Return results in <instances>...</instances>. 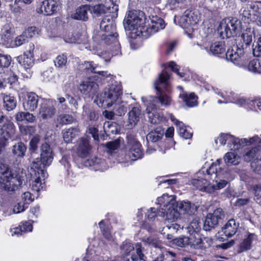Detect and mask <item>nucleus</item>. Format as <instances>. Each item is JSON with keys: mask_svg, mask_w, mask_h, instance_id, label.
I'll list each match as a JSON object with an SVG mask.
<instances>
[{"mask_svg": "<svg viewBox=\"0 0 261 261\" xmlns=\"http://www.w3.org/2000/svg\"><path fill=\"white\" fill-rule=\"evenodd\" d=\"M122 89L119 84H112L108 90H106L99 98L100 102L103 106L109 108L113 104H115L113 110L115 114L118 116L124 115L128 109V104L126 102H121L120 103H117L116 101L119 100L122 94Z\"/></svg>", "mask_w": 261, "mask_h": 261, "instance_id": "nucleus-1", "label": "nucleus"}, {"mask_svg": "<svg viewBox=\"0 0 261 261\" xmlns=\"http://www.w3.org/2000/svg\"><path fill=\"white\" fill-rule=\"evenodd\" d=\"M156 203L160 205L158 215L163 217L165 220L173 222L179 217L180 213L177 210L173 197L163 195L158 198Z\"/></svg>", "mask_w": 261, "mask_h": 261, "instance_id": "nucleus-2", "label": "nucleus"}, {"mask_svg": "<svg viewBox=\"0 0 261 261\" xmlns=\"http://www.w3.org/2000/svg\"><path fill=\"white\" fill-rule=\"evenodd\" d=\"M252 34L251 32L245 33L242 34L240 42L237 44L236 50L233 49H228L225 54L228 61L233 62L234 64L241 66L240 63L242 57L244 56L247 49H250V46L252 42Z\"/></svg>", "mask_w": 261, "mask_h": 261, "instance_id": "nucleus-3", "label": "nucleus"}, {"mask_svg": "<svg viewBox=\"0 0 261 261\" xmlns=\"http://www.w3.org/2000/svg\"><path fill=\"white\" fill-rule=\"evenodd\" d=\"M27 174L23 169H19L15 175L3 182V189L9 195H16L20 188L26 185Z\"/></svg>", "mask_w": 261, "mask_h": 261, "instance_id": "nucleus-4", "label": "nucleus"}, {"mask_svg": "<svg viewBox=\"0 0 261 261\" xmlns=\"http://www.w3.org/2000/svg\"><path fill=\"white\" fill-rule=\"evenodd\" d=\"M144 13L142 11L132 10L129 11L127 16L123 21L124 28L125 30H137L142 33L145 30Z\"/></svg>", "mask_w": 261, "mask_h": 261, "instance_id": "nucleus-5", "label": "nucleus"}, {"mask_svg": "<svg viewBox=\"0 0 261 261\" xmlns=\"http://www.w3.org/2000/svg\"><path fill=\"white\" fill-rule=\"evenodd\" d=\"M54 154L50 145L46 143H43L40 147V157L32 162L31 169H43L49 166L52 163Z\"/></svg>", "mask_w": 261, "mask_h": 261, "instance_id": "nucleus-6", "label": "nucleus"}, {"mask_svg": "<svg viewBox=\"0 0 261 261\" xmlns=\"http://www.w3.org/2000/svg\"><path fill=\"white\" fill-rule=\"evenodd\" d=\"M240 21L234 18H228L222 22L219 31L222 38H230L236 36L241 31Z\"/></svg>", "mask_w": 261, "mask_h": 261, "instance_id": "nucleus-7", "label": "nucleus"}, {"mask_svg": "<svg viewBox=\"0 0 261 261\" xmlns=\"http://www.w3.org/2000/svg\"><path fill=\"white\" fill-rule=\"evenodd\" d=\"M201 18V14L196 9L186 10L180 18L175 17L174 21L176 23L178 19L179 25L184 28H188L190 26L197 24Z\"/></svg>", "mask_w": 261, "mask_h": 261, "instance_id": "nucleus-8", "label": "nucleus"}, {"mask_svg": "<svg viewBox=\"0 0 261 261\" xmlns=\"http://www.w3.org/2000/svg\"><path fill=\"white\" fill-rule=\"evenodd\" d=\"M55 102V100L48 99L42 103L39 109V117L43 120L52 118L56 113V109L54 105Z\"/></svg>", "mask_w": 261, "mask_h": 261, "instance_id": "nucleus-9", "label": "nucleus"}, {"mask_svg": "<svg viewBox=\"0 0 261 261\" xmlns=\"http://www.w3.org/2000/svg\"><path fill=\"white\" fill-rule=\"evenodd\" d=\"M79 89L83 94L93 98L94 96L97 95L98 85L96 82L88 79L80 84Z\"/></svg>", "mask_w": 261, "mask_h": 261, "instance_id": "nucleus-10", "label": "nucleus"}, {"mask_svg": "<svg viewBox=\"0 0 261 261\" xmlns=\"http://www.w3.org/2000/svg\"><path fill=\"white\" fill-rule=\"evenodd\" d=\"M128 147L129 148V156L133 161L141 159L143 155L141 148V144L135 138L128 137Z\"/></svg>", "mask_w": 261, "mask_h": 261, "instance_id": "nucleus-11", "label": "nucleus"}, {"mask_svg": "<svg viewBox=\"0 0 261 261\" xmlns=\"http://www.w3.org/2000/svg\"><path fill=\"white\" fill-rule=\"evenodd\" d=\"M59 9L58 3L54 0H45L42 2L40 8H37L38 13L45 15H51Z\"/></svg>", "mask_w": 261, "mask_h": 261, "instance_id": "nucleus-12", "label": "nucleus"}, {"mask_svg": "<svg viewBox=\"0 0 261 261\" xmlns=\"http://www.w3.org/2000/svg\"><path fill=\"white\" fill-rule=\"evenodd\" d=\"M118 33L114 34H102L101 35V41L107 45L111 44H114V49H112V56H116L120 54V45L117 40Z\"/></svg>", "mask_w": 261, "mask_h": 261, "instance_id": "nucleus-13", "label": "nucleus"}, {"mask_svg": "<svg viewBox=\"0 0 261 261\" xmlns=\"http://www.w3.org/2000/svg\"><path fill=\"white\" fill-rule=\"evenodd\" d=\"M37 177L33 181L32 189L37 192L42 190L45 184V178L48 176L46 171L44 169L36 170L33 169Z\"/></svg>", "mask_w": 261, "mask_h": 261, "instance_id": "nucleus-14", "label": "nucleus"}, {"mask_svg": "<svg viewBox=\"0 0 261 261\" xmlns=\"http://www.w3.org/2000/svg\"><path fill=\"white\" fill-rule=\"evenodd\" d=\"M90 140L88 137L81 138L77 149V154L80 158H86L90 154L92 149Z\"/></svg>", "mask_w": 261, "mask_h": 261, "instance_id": "nucleus-15", "label": "nucleus"}, {"mask_svg": "<svg viewBox=\"0 0 261 261\" xmlns=\"http://www.w3.org/2000/svg\"><path fill=\"white\" fill-rule=\"evenodd\" d=\"M39 97L34 92L28 93L25 97L23 107L24 109L28 111H34L37 108Z\"/></svg>", "mask_w": 261, "mask_h": 261, "instance_id": "nucleus-16", "label": "nucleus"}, {"mask_svg": "<svg viewBox=\"0 0 261 261\" xmlns=\"http://www.w3.org/2000/svg\"><path fill=\"white\" fill-rule=\"evenodd\" d=\"M150 22L151 23L149 24L147 28L145 27L144 30V32L149 33V35L155 33L165 28L163 19L157 16H152L150 18Z\"/></svg>", "mask_w": 261, "mask_h": 261, "instance_id": "nucleus-17", "label": "nucleus"}, {"mask_svg": "<svg viewBox=\"0 0 261 261\" xmlns=\"http://www.w3.org/2000/svg\"><path fill=\"white\" fill-rule=\"evenodd\" d=\"M259 140L258 136H255L248 140L246 138L240 139L236 138L233 136L231 142V150H238L240 148L249 145L255 142V141Z\"/></svg>", "mask_w": 261, "mask_h": 261, "instance_id": "nucleus-18", "label": "nucleus"}, {"mask_svg": "<svg viewBox=\"0 0 261 261\" xmlns=\"http://www.w3.org/2000/svg\"><path fill=\"white\" fill-rule=\"evenodd\" d=\"M91 6L84 5L77 8L71 15V17L75 20L86 21L89 19L88 13L90 12Z\"/></svg>", "mask_w": 261, "mask_h": 261, "instance_id": "nucleus-19", "label": "nucleus"}, {"mask_svg": "<svg viewBox=\"0 0 261 261\" xmlns=\"http://www.w3.org/2000/svg\"><path fill=\"white\" fill-rule=\"evenodd\" d=\"M176 207L178 208L180 214L191 215L194 214L197 211L198 206L189 201H182L176 204Z\"/></svg>", "mask_w": 261, "mask_h": 261, "instance_id": "nucleus-20", "label": "nucleus"}, {"mask_svg": "<svg viewBox=\"0 0 261 261\" xmlns=\"http://www.w3.org/2000/svg\"><path fill=\"white\" fill-rule=\"evenodd\" d=\"M239 223H237L233 219L229 220L225 225L222 227L221 232L227 237L230 238L237 231Z\"/></svg>", "mask_w": 261, "mask_h": 261, "instance_id": "nucleus-21", "label": "nucleus"}, {"mask_svg": "<svg viewBox=\"0 0 261 261\" xmlns=\"http://www.w3.org/2000/svg\"><path fill=\"white\" fill-rule=\"evenodd\" d=\"M0 132L2 135L5 133L7 134H11L15 132V126L13 123L9 120L4 115L0 116Z\"/></svg>", "mask_w": 261, "mask_h": 261, "instance_id": "nucleus-22", "label": "nucleus"}, {"mask_svg": "<svg viewBox=\"0 0 261 261\" xmlns=\"http://www.w3.org/2000/svg\"><path fill=\"white\" fill-rule=\"evenodd\" d=\"M141 110L138 106H133L128 113V122L131 127L135 126L139 121Z\"/></svg>", "mask_w": 261, "mask_h": 261, "instance_id": "nucleus-23", "label": "nucleus"}, {"mask_svg": "<svg viewBox=\"0 0 261 261\" xmlns=\"http://www.w3.org/2000/svg\"><path fill=\"white\" fill-rule=\"evenodd\" d=\"M180 228V225L174 223L163 227L161 230H160L161 234L165 236L166 238L169 240L173 239L174 237L173 234L176 232Z\"/></svg>", "mask_w": 261, "mask_h": 261, "instance_id": "nucleus-24", "label": "nucleus"}, {"mask_svg": "<svg viewBox=\"0 0 261 261\" xmlns=\"http://www.w3.org/2000/svg\"><path fill=\"white\" fill-rule=\"evenodd\" d=\"M164 134V129L162 127H157L151 130L146 136V140L148 143H155L161 140Z\"/></svg>", "mask_w": 261, "mask_h": 261, "instance_id": "nucleus-25", "label": "nucleus"}, {"mask_svg": "<svg viewBox=\"0 0 261 261\" xmlns=\"http://www.w3.org/2000/svg\"><path fill=\"white\" fill-rule=\"evenodd\" d=\"M224 217V212L222 208H218L215 210L213 213H209L205 218L209 220V222L218 226L220 221Z\"/></svg>", "mask_w": 261, "mask_h": 261, "instance_id": "nucleus-26", "label": "nucleus"}, {"mask_svg": "<svg viewBox=\"0 0 261 261\" xmlns=\"http://www.w3.org/2000/svg\"><path fill=\"white\" fill-rule=\"evenodd\" d=\"M17 60L24 68L30 69L34 63V56L31 55H29L27 53L18 56L17 58Z\"/></svg>", "mask_w": 261, "mask_h": 261, "instance_id": "nucleus-27", "label": "nucleus"}, {"mask_svg": "<svg viewBox=\"0 0 261 261\" xmlns=\"http://www.w3.org/2000/svg\"><path fill=\"white\" fill-rule=\"evenodd\" d=\"M4 107L8 111L13 110L17 106L16 97L11 94H3Z\"/></svg>", "mask_w": 261, "mask_h": 261, "instance_id": "nucleus-28", "label": "nucleus"}, {"mask_svg": "<svg viewBox=\"0 0 261 261\" xmlns=\"http://www.w3.org/2000/svg\"><path fill=\"white\" fill-rule=\"evenodd\" d=\"M169 79V74L165 71H163L159 75L158 80L154 81L153 85L155 90L159 92H161V86L166 87L168 84V80Z\"/></svg>", "mask_w": 261, "mask_h": 261, "instance_id": "nucleus-29", "label": "nucleus"}, {"mask_svg": "<svg viewBox=\"0 0 261 261\" xmlns=\"http://www.w3.org/2000/svg\"><path fill=\"white\" fill-rule=\"evenodd\" d=\"M82 68L87 72L97 73L102 76H111V74L110 73L108 74L107 71L97 70V66H95L93 62H85L82 65Z\"/></svg>", "mask_w": 261, "mask_h": 261, "instance_id": "nucleus-30", "label": "nucleus"}, {"mask_svg": "<svg viewBox=\"0 0 261 261\" xmlns=\"http://www.w3.org/2000/svg\"><path fill=\"white\" fill-rule=\"evenodd\" d=\"M179 97L182 99L186 105L188 107H195L198 105L197 97L193 93L189 94L183 93L180 94Z\"/></svg>", "mask_w": 261, "mask_h": 261, "instance_id": "nucleus-31", "label": "nucleus"}, {"mask_svg": "<svg viewBox=\"0 0 261 261\" xmlns=\"http://www.w3.org/2000/svg\"><path fill=\"white\" fill-rule=\"evenodd\" d=\"M145 258L141 245L137 244L135 247V250L132 253L130 257L126 258L125 261H146Z\"/></svg>", "mask_w": 261, "mask_h": 261, "instance_id": "nucleus-32", "label": "nucleus"}, {"mask_svg": "<svg viewBox=\"0 0 261 261\" xmlns=\"http://www.w3.org/2000/svg\"><path fill=\"white\" fill-rule=\"evenodd\" d=\"M120 250L122 256L125 259L135 250V248L132 243L125 241L120 245Z\"/></svg>", "mask_w": 261, "mask_h": 261, "instance_id": "nucleus-33", "label": "nucleus"}, {"mask_svg": "<svg viewBox=\"0 0 261 261\" xmlns=\"http://www.w3.org/2000/svg\"><path fill=\"white\" fill-rule=\"evenodd\" d=\"M79 134L80 129L78 127H70L63 133V137L66 143H71Z\"/></svg>", "mask_w": 261, "mask_h": 261, "instance_id": "nucleus-34", "label": "nucleus"}, {"mask_svg": "<svg viewBox=\"0 0 261 261\" xmlns=\"http://www.w3.org/2000/svg\"><path fill=\"white\" fill-rule=\"evenodd\" d=\"M171 119L172 121H175V124L178 127V132L180 136L186 139H190L192 137V134L188 131L182 122L176 119L174 116H171Z\"/></svg>", "mask_w": 261, "mask_h": 261, "instance_id": "nucleus-35", "label": "nucleus"}, {"mask_svg": "<svg viewBox=\"0 0 261 261\" xmlns=\"http://www.w3.org/2000/svg\"><path fill=\"white\" fill-rule=\"evenodd\" d=\"M17 173V171L14 172L10 169L8 165L4 164H0V182L4 181Z\"/></svg>", "mask_w": 261, "mask_h": 261, "instance_id": "nucleus-36", "label": "nucleus"}, {"mask_svg": "<svg viewBox=\"0 0 261 261\" xmlns=\"http://www.w3.org/2000/svg\"><path fill=\"white\" fill-rule=\"evenodd\" d=\"M111 6H107L103 4H97L91 7L90 12L96 16H100L109 12Z\"/></svg>", "mask_w": 261, "mask_h": 261, "instance_id": "nucleus-37", "label": "nucleus"}, {"mask_svg": "<svg viewBox=\"0 0 261 261\" xmlns=\"http://www.w3.org/2000/svg\"><path fill=\"white\" fill-rule=\"evenodd\" d=\"M221 162V159H217L215 163H213L208 169H206L207 174L214 175L216 177L219 176L222 171V167L220 166Z\"/></svg>", "mask_w": 261, "mask_h": 261, "instance_id": "nucleus-38", "label": "nucleus"}, {"mask_svg": "<svg viewBox=\"0 0 261 261\" xmlns=\"http://www.w3.org/2000/svg\"><path fill=\"white\" fill-rule=\"evenodd\" d=\"M257 236L254 233H249L246 238H245L240 244V249L242 251L247 250L250 249L251 245L253 241L257 240Z\"/></svg>", "mask_w": 261, "mask_h": 261, "instance_id": "nucleus-39", "label": "nucleus"}, {"mask_svg": "<svg viewBox=\"0 0 261 261\" xmlns=\"http://www.w3.org/2000/svg\"><path fill=\"white\" fill-rule=\"evenodd\" d=\"M201 229L200 222L198 220L196 219H194L187 227L188 232L191 236L195 234L198 235Z\"/></svg>", "mask_w": 261, "mask_h": 261, "instance_id": "nucleus-40", "label": "nucleus"}, {"mask_svg": "<svg viewBox=\"0 0 261 261\" xmlns=\"http://www.w3.org/2000/svg\"><path fill=\"white\" fill-rule=\"evenodd\" d=\"M146 111L148 114V121L152 124L157 123L159 120L155 115V106L154 104H150L147 107Z\"/></svg>", "mask_w": 261, "mask_h": 261, "instance_id": "nucleus-41", "label": "nucleus"}, {"mask_svg": "<svg viewBox=\"0 0 261 261\" xmlns=\"http://www.w3.org/2000/svg\"><path fill=\"white\" fill-rule=\"evenodd\" d=\"M225 164L228 165H238L240 163V158L233 152H227L224 156Z\"/></svg>", "mask_w": 261, "mask_h": 261, "instance_id": "nucleus-42", "label": "nucleus"}, {"mask_svg": "<svg viewBox=\"0 0 261 261\" xmlns=\"http://www.w3.org/2000/svg\"><path fill=\"white\" fill-rule=\"evenodd\" d=\"M233 136L229 134H221L217 139L215 140V142L216 144L218 143V141L222 145L227 144V147L229 148L231 147V142L232 140Z\"/></svg>", "mask_w": 261, "mask_h": 261, "instance_id": "nucleus-43", "label": "nucleus"}, {"mask_svg": "<svg viewBox=\"0 0 261 261\" xmlns=\"http://www.w3.org/2000/svg\"><path fill=\"white\" fill-rule=\"evenodd\" d=\"M210 51L214 55L221 54L225 51L223 43L221 42H216L210 46Z\"/></svg>", "mask_w": 261, "mask_h": 261, "instance_id": "nucleus-44", "label": "nucleus"}, {"mask_svg": "<svg viewBox=\"0 0 261 261\" xmlns=\"http://www.w3.org/2000/svg\"><path fill=\"white\" fill-rule=\"evenodd\" d=\"M26 147L22 142H19L13 146L12 152L17 156L22 157L26 151Z\"/></svg>", "mask_w": 261, "mask_h": 261, "instance_id": "nucleus-45", "label": "nucleus"}, {"mask_svg": "<svg viewBox=\"0 0 261 261\" xmlns=\"http://www.w3.org/2000/svg\"><path fill=\"white\" fill-rule=\"evenodd\" d=\"M74 120L73 117L69 114H61L57 118V122L61 125L71 124Z\"/></svg>", "mask_w": 261, "mask_h": 261, "instance_id": "nucleus-46", "label": "nucleus"}, {"mask_svg": "<svg viewBox=\"0 0 261 261\" xmlns=\"http://www.w3.org/2000/svg\"><path fill=\"white\" fill-rule=\"evenodd\" d=\"M190 242L191 243V247H193L194 249H200L203 247V242L198 234L197 237L195 236V234L191 236L190 238Z\"/></svg>", "mask_w": 261, "mask_h": 261, "instance_id": "nucleus-47", "label": "nucleus"}, {"mask_svg": "<svg viewBox=\"0 0 261 261\" xmlns=\"http://www.w3.org/2000/svg\"><path fill=\"white\" fill-rule=\"evenodd\" d=\"M248 68L250 71L261 73V62L257 60H252L249 62Z\"/></svg>", "mask_w": 261, "mask_h": 261, "instance_id": "nucleus-48", "label": "nucleus"}, {"mask_svg": "<svg viewBox=\"0 0 261 261\" xmlns=\"http://www.w3.org/2000/svg\"><path fill=\"white\" fill-rule=\"evenodd\" d=\"M172 240L174 244L180 247H185L191 243L190 238L187 237H182L178 238H173Z\"/></svg>", "mask_w": 261, "mask_h": 261, "instance_id": "nucleus-49", "label": "nucleus"}, {"mask_svg": "<svg viewBox=\"0 0 261 261\" xmlns=\"http://www.w3.org/2000/svg\"><path fill=\"white\" fill-rule=\"evenodd\" d=\"M11 57L10 55L0 53V68H8L11 62Z\"/></svg>", "mask_w": 261, "mask_h": 261, "instance_id": "nucleus-50", "label": "nucleus"}, {"mask_svg": "<svg viewBox=\"0 0 261 261\" xmlns=\"http://www.w3.org/2000/svg\"><path fill=\"white\" fill-rule=\"evenodd\" d=\"M67 57L62 55L58 56L54 60L55 65L58 68H62L65 67L67 63Z\"/></svg>", "mask_w": 261, "mask_h": 261, "instance_id": "nucleus-51", "label": "nucleus"}, {"mask_svg": "<svg viewBox=\"0 0 261 261\" xmlns=\"http://www.w3.org/2000/svg\"><path fill=\"white\" fill-rule=\"evenodd\" d=\"M105 146L108 149L109 153L112 154L115 150L119 147L120 140L116 139L113 141L108 142L105 144Z\"/></svg>", "mask_w": 261, "mask_h": 261, "instance_id": "nucleus-52", "label": "nucleus"}, {"mask_svg": "<svg viewBox=\"0 0 261 261\" xmlns=\"http://www.w3.org/2000/svg\"><path fill=\"white\" fill-rule=\"evenodd\" d=\"M99 226L105 238L108 241H112L113 237L109 229L105 225L103 220L99 223Z\"/></svg>", "mask_w": 261, "mask_h": 261, "instance_id": "nucleus-53", "label": "nucleus"}, {"mask_svg": "<svg viewBox=\"0 0 261 261\" xmlns=\"http://www.w3.org/2000/svg\"><path fill=\"white\" fill-rule=\"evenodd\" d=\"M193 183L200 190H206L208 186L207 180L203 178L194 179Z\"/></svg>", "mask_w": 261, "mask_h": 261, "instance_id": "nucleus-54", "label": "nucleus"}, {"mask_svg": "<svg viewBox=\"0 0 261 261\" xmlns=\"http://www.w3.org/2000/svg\"><path fill=\"white\" fill-rule=\"evenodd\" d=\"M252 52L254 56L261 57V37L258 38L257 42L253 44Z\"/></svg>", "mask_w": 261, "mask_h": 261, "instance_id": "nucleus-55", "label": "nucleus"}, {"mask_svg": "<svg viewBox=\"0 0 261 261\" xmlns=\"http://www.w3.org/2000/svg\"><path fill=\"white\" fill-rule=\"evenodd\" d=\"M253 191L254 194V200L261 205V186L258 185L254 186Z\"/></svg>", "mask_w": 261, "mask_h": 261, "instance_id": "nucleus-56", "label": "nucleus"}, {"mask_svg": "<svg viewBox=\"0 0 261 261\" xmlns=\"http://www.w3.org/2000/svg\"><path fill=\"white\" fill-rule=\"evenodd\" d=\"M40 142L39 136H34L30 142L29 149L32 152H35L38 148V144Z\"/></svg>", "mask_w": 261, "mask_h": 261, "instance_id": "nucleus-57", "label": "nucleus"}, {"mask_svg": "<svg viewBox=\"0 0 261 261\" xmlns=\"http://www.w3.org/2000/svg\"><path fill=\"white\" fill-rule=\"evenodd\" d=\"M80 36L77 33H69L65 38L66 42L70 43H75L77 42L79 40Z\"/></svg>", "mask_w": 261, "mask_h": 261, "instance_id": "nucleus-58", "label": "nucleus"}, {"mask_svg": "<svg viewBox=\"0 0 261 261\" xmlns=\"http://www.w3.org/2000/svg\"><path fill=\"white\" fill-rule=\"evenodd\" d=\"M228 184L227 181L223 179L216 180L212 186L214 190H220L224 188Z\"/></svg>", "mask_w": 261, "mask_h": 261, "instance_id": "nucleus-59", "label": "nucleus"}, {"mask_svg": "<svg viewBox=\"0 0 261 261\" xmlns=\"http://www.w3.org/2000/svg\"><path fill=\"white\" fill-rule=\"evenodd\" d=\"M114 22L112 17L107 16L104 17L100 23V28L101 30H106L107 26L113 23Z\"/></svg>", "mask_w": 261, "mask_h": 261, "instance_id": "nucleus-60", "label": "nucleus"}, {"mask_svg": "<svg viewBox=\"0 0 261 261\" xmlns=\"http://www.w3.org/2000/svg\"><path fill=\"white\" fill-rule=\"evenodd\" d=\"M19 129L21 133L24 134L25 135L27 134H33L36 131L35 126H20Z\"/></svg>", "mask_w": 261, "mask_h": 261, "instance_id": "nucleus-61", "label": "nucleus"}, {"mask_svg": "<svg viewBox=\"0 0 261 261\" xmlns=\"http://www.w3.org/2000/svg\"><path fill=\"white\" fill-rule=\"evenodd\" d=\"M33 229V225L29 222L25 221L23 223L22 225L16 227V230L21 231V232H25L27 231H31Z\"/></svg>", "mask_w": 261, "mask_h": 261, "instance_id": "nucleus-62", "label": "nucleus"}, {"mask_svg": "<svg viewBox=\"0 0 261 261\" xmlns=\"http://www.w3.org/2000/svg\"><path fill=\"white\" fill-rule=\"evenodd\" d=\"M159 209L160 208H159L158 207H151L149 210H148L147 215L149 220L153 221L154 220L157 215H158Z\"/></svg>", "mask_w": 261, "mask_h": 261, "instance_id": "nucleus-63", "label": "nucleus"}, {"mask_svg": "<svg viewBox=\"0 0 261 261\" xmlns=\"http://www.w3.org/2000/svg\"><path fill=\"white\" fill-rule=\"evenodd\" d=\"M37 30L36 27H31L28 28L23 32V34L25 36L27 39L33 37L37 33Z\"/></svg>", "mask_w": 261, "mask_h": 261, "instance_id": "nucleus-64", "label": "nucleus"}]
</instances>
